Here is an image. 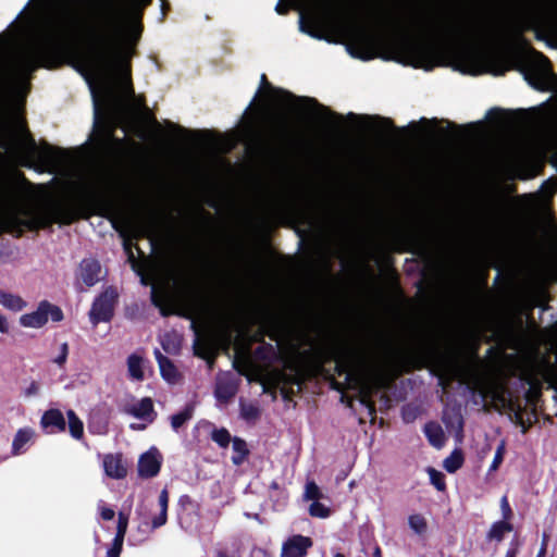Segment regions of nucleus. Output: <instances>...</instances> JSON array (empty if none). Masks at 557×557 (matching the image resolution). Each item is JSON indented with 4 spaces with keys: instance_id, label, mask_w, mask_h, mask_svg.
<instances>
[{
    "instance_id": "f257e3e1",
    "label": "nucleus",
    "mask_w": 557,
    "mask_h": 557,
    "mask_svg": "<svg viewBox=\"0 0 557 557\" xmlns=\"http://www.w3.org/2000/svg\"><path fill=\"white\" fill-rule=\"evenodd\" d=\"M150 1L60 0L12 55L9 92L16 98L24 96L32 72L55 66L81 32L88 49L77 57L76 66L89 85L96 121L114 127L129 106H143V99L134 95L131 59L143 30L144 9Z\"/></svg>"
},
{
    "instance_id": "f03ea898",
    "label": "nucleus",
    "mask_w": 557,
    "mask_h": 557,
    "mask_svg": "<svg viewBox=\"0 0 557 557\" xmlns=\"http://www.w3.org/2000/svg\"><path fill=\"white\" fill-rule=\"evenodd\" d=\"M45 222L44 213L34 199L14 186L0 188V224L12 232L35 228Z\"/></svg>"
},
{
    "instance_id": "7ed1b4c3",
    "label": "nucleus",
    "mask_w": 557,
    "mask_h": 557,
    "mask_svg": "<svg viewBox=\"0 0 557 557\" xmlns=\"http://www.w3.org/2000/svg\"><path fill=\"white\" fill-rule=\"evenodd\" d=\"M14 154L23 165L51 172L62 171L72 163V157L66 150L49 145L38 147L26 135L17 139Z\"/></svg>"
},
{
    "instance_id": "20e7f679",
    "label": "nucleus",
    "mask_w": 557,
    "mask_h": 557,
    "mask_svg": "<svg viewBox=\"0 0 557 557\" xmlns=\"http://www.w3.org/2000/svg\"><path fill=\"white\" fill-rule=\"evenodd\" d=\"M269 107L275 109H292L307 114L308 117L319 119L327 123L337 122L341 116L331 112L326 107L319 104L314 99L296 98L287 91L270 88L265 91Z\"/></svg>"
},
{
    "instance_id": "39448f33",
    "label": "nucleus",
    "mask_w": 557,
    "mask_h": 557,
    "mask_svg": "<svg viewBox=\"0 0 557 557\" xmlns=\"http://www.w3.org/2000/svg\"><path fill=\"white\" fill-rule=\"evenodd\" d=\"M436 36L449 41H466L485 46L497 38L495 28L485 22H474L467 25L443 24L433 27Z\"/></svg>"
},
{
    "instance_id": "423d86ee",
    "label": "nucleus",
    "mask_w": 557,
    "mask_h": 557,
    "mask_svg": "<svg viewBox=\"0 0 557 557\" xmlns=\"http://www.w3.org/2000/svg\"><path fill=\"white\" fill-rule=\"evenodd\" d=\"M49 319L59 322L63 319V313L59 307L42 301L35 311L21 315L20 324L24 327L38 329L44 326Z\"/></svg>"
},
{
    "instance_id": "0eeeda50",
    "label": "nucleus",
    "mask_w": 557,
    "mask_h": 557,
    "mask_svg": "<svg viewBox=\"0 0 557 557\" xmlns=\"http://www.w3.org/2000/svg\"><path fill=\"white\" fill-rule=\"evenodd\" d=\"M162 456L156 447H150L138 459V474L141 478L156 476L161 468Z\"/></svg>"
},
{
    "instance_id": "6e6552de",
    "label": "nucleus",
    "mask_w": 557,
    "mask_h": 557,
    "mask_svg": "<svg viewBox=\"0 0 557 557\" xmlns=\"http://www.w3.org/2000/svg\"><path fill=\"white\" fill-rule=\"evenodd\" d=\"M114 296L110 293L102 294L97 298L90 310V320L94 324L108 321L112 317Z\"/></svg>"
},
{
    "instance_id": "1a4fd4ad",
    "label": "nucleus",
    "mask_w": 557,
    "mask_h": 557,
    "mask_svg": "<svg viewBox=\"0 0 557 557\" xmlns=\"http://www.w3.org/2000/svg\"><path fill=\"white\" fill-rule=\"evenodd\" d=\"M312 546V541L308 536L294 535L284 542L281 557H305L307 550Z\"/></svg>"
},
{
    "instance_id": "9d476101",
    "label": "nucleus",
    "mask_w": 557,
    "mask_h": 557,
    "mask_svg": "<svg viewBox=\"0 0 557 557\" xmlns=\"http://www.w3.org/2000/svg\"><path fill=\"white\" fill-rule=\"evenodd\" d=\"M125 412L147 423H151L156 418L153 404L149 397L141 398L140 400L126 406Z\"/></svg>"
},
{
    "instance_id": "9b49d317",
    "label": "nucleus",
    "mask_w": 557,
    "mask_h": 557,
    "mask_svg": "<svg viewBox=\"0 0 557 557\" xmlns=\"http://www.w3.org/2000/svg\"><path fill=\"white\" fill-rule=\"evenodd\" d=\"M102 466L107 476L120 480L126 476L127 469L121 454H107L102 457Z\"/></svg>"
},
{
    "instance_id": "f8f14e48",
    "label": "nucleus",
    "mask_w": 557,
    "mask_h": 557,
    "mask_svg": "<svg viewBox=\"0 0 557 557\" xmlns=\"http://www.w3.org/2000/svg\"><path fill=\"white\" fill-rule=\"evenodd\" d=\"M101 268L98 261L92 259L83 260L79 265V277L87 285H95L100 277Z\"/></svg>"
},
{
    "instance_id": "ddd939ff",
    "label": "nucleus",
    "mask_w": 557,
    "mask_h": 557,
    "mask_svg": "<svg viewBox=\"0 0 557 557\" xmlns=\"http://www.w3.org/2000/svg\"><path fill=\"white\" fill-rule=\"evenodd\" d=\"M41 425L45 429L54 428L58 431H64L65 420L60 410L52 409L44 413L41 418Z\"/></svg>"
},
{
    "instance_id": "4468645a",
    "label": "nucleus",
    "mask_w": 557,
    "mask_h": 557,
    "mask_svg": "<svg viewBox=\"0 0 557 557\" xmlns=\"http://www.w3.org/2000/svg\"><path fill=\"white\" fill-rule=\"evenodd\" d=\"M513 530L509 521H495L487 531L486 539L490 541L502 542L507 533Z\"/></svg>"
},
{
    "instance_id": "2eb2a0df",
    "label": "nucleus",
    "mask_w": 557,
    "mask_h": 557,
    "mask_svg": "<svg viewBox=\"0 0 557 557\" xmlns=\"http://www.w3.org/2000/svg\"><path fill=\"white\" fill-rule=\"evenodd\" d=\"M127 370L133 380L143 381L146 370L145 360L136 354L131 355L127 358Z\"/></svg>"
},
{
    "instance_id": "dca6fc26",
    "label": "nucleus",
    "mask_w": 557,
    "mask_h": 557,
    "mask_svg": "<svg viewBox=\"0 0 557 557\" xmlns=\"http://www.w3.org/2000/svg\"><path fill=\"white\" fill-rule=\"evenodd\" d=\"M34 435L35 432L30 428L17 430L12 442V454L20 455L23 451L24 446L33 440Z\"/></svg>"
},
{
    "instance_id": "f3484780",
    "label": "nucleus",
    "mask_w": 557,
    "mask_h": 557,
    "mask_svg": "<svg viewBox=\"0 0 557 557\" xmlns=\"http://www.w3.org/2000/svg\"><path fill=\"white\" fill-rule=\"evenodd\" d=\"M157 359L162 377L171 384L176 383L180 374L175 366L166 357L161 355H158Z\"/></svg>"
},
{
    "instance_id": "a211bd4d",
    "label": "nucleus",
    "mask_w": 557,
    "mask_h": 557,
    "mask_svg": "<svg viewBox=\"0 0 557 557\" xmlns=\"http://www.w3.org/2000/svg\"><path fill=\"white\" fill-rule=\"evenodd\" d=\"M0 305L11 311H22L26 307V301L13 294L0 292Z\"/></svg>"
},
{
    "instance_id": "6ab92c4d",
    "label": "nucleus",
    "mask_w": 557,
    "mask_h": 557,
    "mask_svg": "<svg viewBox=\"0 0 557 557\" xmlns=\"http://www.w3.org/2000/svg\"><path fill=\"white\" fill-rule=\"evenodd\" d=\"M540 154L542 157L549 156L552 163L557 166V135L549 136L542 140Z\"/></svg>"
},
{
    "instance_id": "aec40b11",
    "label": "nucleus",
    "mask_w": 557,
    "mask_h": 557,
    "mask_svg": "<svg viewBox=\"0 0 557 557\" xmlns=\"http://www.w3.org/2000/svg\"><path fill=\"white\" fill-rule=\"evenodd\" d=\"M425 435L428 436L430 443L440 448L444 445L445 435L442 428L438 424L430 423L425 425Z\"/></svg>"
},
{
    "instance_id": "412c9836",
    "label": "nucleus",
    "mask_w": 557,
    "mask_h": 557,
    "mask_svg": "<svg viewBox=\"0 0 557 557\" xmlns=\"http://www.w3.org/2000/svg\"><path fill=\"white\" fill-rule=\"evenodd\" d=\"M168 504H169V493L166 490H162L159 495L160 513L152 520L153 528H159V527L165 524L166 515H168Z\"/></svg>"
},
{
    "instance_id": "4be33fe9",
    "label": "nucleus",
    "mask_w": 557,
    "mask_h": 557,
    "mask_svg": "<svg viewBox=\"0 0 557 557\" xmlns=\"http://www.w3.org/2000/svg\"><path fill=\"white\" fill-rule=\"evenodd\" d=\"M463 465V454L460 449H455L443 462L444 469L449 472H456Z\"/></svg>"
},
{
    "instance_id": "5701e85b",
    "label": "nucleus",
    "mask_w": 557,
    "mask_h": 557,
    "mask_svg": "<svg viewBox=\"0 0 557 557\" xmlns=\"http://www.w3.org/2000/svg\"><path fill=\"white\" fill-rule=\"evenodd\" d=\"M409 528L418 535L425 534L428 531V520L421 513H412L408 517Z\"/></svg>"
},
{
    "instance_id": "b1692460",
    "label": "nucleus",
    "mask_w": 557,
    "mask_h": 557,
    "mask_svg": "<svg viewBox=\"0 0 557 557\" xmlns=\"http://www.w3.org/2000/svg\"><path fill=\"white\" fill-rule=\"evenodd\" d=\"M232 447L235 453V455L232 457V461L235 465H240L248 455V448H247L246 442L238 437H235L232 441Z\"/></svg>"
},
{
    "instance_id": "393cba45",
    "label": "nucleus",
    "mask_w": 557,
    "mask_h": 557,
    "mask_svg": "<svg viewBox=\"0 0 557 557\" xmlns=\"http://www.w3.org/2000/svg\"><path fill=\"white\" fill-rule=\"evenodd\" d=\"M69 429L74 438H81L84 432V425L81 419L75 414L73 410L66 412Z\"/></svg>"
},
{
    "instance_id": "a878e982",
    "label": "nucleus",
    "mask_w": 557,
    "mask_h": 557,
    "mask_svg": "<svg viewBox=\"0 0 557 557\" xmlns=\"http://www.w3.org/2000/svg\"><path fill=\"white\" fill-rule=\"evenodd\" d=\"M352 352L348 351L345 355H341L336 358V368L339 373H346L350 375L354 370Z\"/></svg>"
},
{
    "instance_id": "bb28decb",
    "label": "nucleus",
    "mask_w": 557,
    "mask_h": 557,
    "mask_svg": "<svg viewBox=\"0 0 557 557\" xmlns=\"http://www.w3.org/2000/svg\"><path fill=\"white\" fill-rule=\"evenodd\" d=\"M505 454H506V443H505V441H500L496 447L494 458L488 468L490 473L496 472L498 470V468L500 467V465L504 460Z\"/></svg>"
},
{
    "instance_id": "cd10ccee",
    "label": "nucleus",
    "mask_w": 557,
    "mask_h": 557,
    "mask_svg": "<svg viewBox=\"0 0 557 557\" xmlns=\"http://www.w3.org/2000/svg\"><path fill=\"white\" fill-rule=\"evenodd\" d=\"M309 513L312 517L324 519L331 515V509L327 506L315 500V502H312V504L310 505Z\"/></svg>"
},
{
    "instance_id": "c85d7f7f",
    "label": "nucleus",
    "mask_w": 557,
    "mask_h": 557,
    "mask_svg": "<svg viewBox=\"0 0 557 557\" xmlns=\"http://www.w3.org/2000/svg\"><path fill=\"white\" fill-rule=\"evenodd\" d=\"M129 232L134 238L146 236L149 233V224L146 220H137L131 226Z\"/></svg>"
},
{
    "instance_id": "c756f323",
    "label": "nucleus",
    "mask_w": 557,
    "mask_h": 557,
    "mask_svg": "<svg viewBox=\"0 0 557 557\" xmlns=\"http://www.w3.org/2000/svg\"><path fill=\"white\" fill-rule=\"evenodd\" d=\"M428 473H429L431 483L438 491H444L445 487H446V484H445V479H444L443 473L437 471V470H435V469H433V468L428 469Z\"/></svg>"
},
{
    "instance_id": "7c9ffc66",
    "label": "nucleus",
    "mask_w": 557,
    "mask_h": 557,
    "mask_svg": "<svg viewBox=\"0 0 557 557\" xmlns=\"http://www.w3.org/2000/svg\"><path fill=\"white\" fill-rule=\"evenodd\" d=\"M212 440L221 447H227L231 442V435L227 430L219 429L212 432Z\"/></svg>"
},
{
    "instance_id": "2f4dec72",
    "label": "nucleus",
    "mask_w": 557,
    "mask_h": 557,
    "mask_svg": "<svg viewBox=\"0 0 557 557\" xmlns=\"http://www.w3.org/2000/svg\"><path fill=\"white\" fill-rule=\"evenodd\" d=\"M321 496L322 494L320 492L319 486L313 481L307 482L304 494L305 499L315 502Z\"/></svg>"
},
{
    "instance_id": "473e14b6",
    "label": "nucleus",
    "mask_w": 557,
    "mask_h": 557,
    "mask_svg": "<svg viewBox=\"0 0 557 557\" xmlns=\"http://www.w3.org/2000/svg\"><path fill=\"white\" fill-rule=\"evenodd\" d=\"M499 506H500V511H502V517H503L502 521H509L510 522V520H511V518L513 516V512H512V509L510 507V504H509V500H508L507 496H503L500 498Z\"/></svg>"
},
{
    "instance_id": "72a5a7b5",
    "label": "nucleus",
    "mask_w": 557,
    "mask_h": 557,
    "mask_svg": "<svg viewBox=\"0 0 557 557\" xmlns=\"http://www.w3.org/2000/svg\"><path fill=\"white\" fill-rule=\"evenodd\" d=\"M126 529H127V518L124 515L120 513L119 522H117V532H116V535L114 539H120V540L124 541Z\"/></svg>"
},
{
    "instance_id": "f704fd0d",
    "label": "nucleus",
    "mask_w": 557,
    "mask_h": 557,
    "mask_svg": "<svg viewBox=\"0 0 557 557\" xmlns=\"http://www.w3.org/2000/svg\"><path fill=\"white\" fill-rule=\"evenodd\" d=\"M190 418L189 413L187 412H180L172 417L171 424L174 430H177L180 426H182L188 419Z\"/></svg>"
},
{
    "instance_id": "c9c22d12",
    "label": "nucleus",
    "mask_w": 557,
    "mask_h": 557,
    "mask_svg": "<svg viewBox=\"0 0 557 557\" xmlns=\"http://www.w3.org/2000/svg\"><path fill=\"white\" fill-rule=\"evenodd\" d=\"M123 546V541L114 539L111 548L107 552L108 557H120Z\"/></svg>"
},
{
    "instance_id": "e433bc0d",
    "label": "nucleus",
    "mask_w": 557,
    "mask_h": 557,
    "mask_svg": "<svg viewBox=\"0 0 557 557\" xmlns=\"http://www.w3.org/2000/svg\"><path fill=\"white\" fill-rule=\"evenodd\" d=\"M242 414L246 419H253L258 416V410L252 406H243L242 408Z\"/></svg>"
},
{
    "instance_id": "4c0bfd02",
    "label": "nucleus",
    "mask_w": 557,
    "mask_h": 557,
    "mask_svg": "<svg viewBox=\"0 0 557 557\" xmlns=\"http://www.w3.org/2000/svg\"><path fill=\"white\" fill-rule=\"evenodd\" d=\"M114 510L104 506L100 507V516L103 520H112L114 518Z\"/></svg>"
},
{
    "instance_id": "58836bf2",
    "label": "nucleus",
    "mask_w": 557,
    "mask_h": 557,
    "mask_svg": "<svg viewBox=\"0 0 557 557\" xmlns=\"http://www.w3.org/2000/svg\"><path fill=\"white\" fill-rule=\"evenodd\" d=\"M9 329L10 327L7 318L0 312V333L7 334Z\"/></svg>"
},
{
    "instance_id": "ea45409f",
    "label": "nucleus",
    "mask_w": 557,
    "mask_h": 557,
    "mask_svg": "<svg viewBox=\"0 0 557 557\" xmlns=\"http://www.w3.org/2000/svg\"><path fill=\"white\" fill-rule=\"evenodd\" d=\"M539 61H540L541 75L545 76L547 74V69H546L547 59L544 55L539 54Z\"/></svg>"
},
{
    "instance_id": "a19ab883",
    "label": "nucleus",
    "mask_w": 557,
    "mask_h": 557,
    "mask_svg": "<svg viewBox=\"0 0 557 557\" xmlns=\"http://www.w3.org/2000/svg\"><path fill=\"white\" fill-rule=\"evenodd\" d=\"M543 187L546 189L545 193L553 194L557 189V182L549 180L544 184Z\"/></svg>"
},
{
    "instance_id": "79ce46f5",
    "label": "nucleus",
    "mask_w": 557,
    "mask_h": 557,
    "mask_svg": "<svg viewBox=\"0 0 557 557\" xmlns=\"http://www.w3.org/2000/svg\"><path fill=\"white\" fill-rule=\"evenodd\" d=\"M549 268L554 275L557 277V255L550 260Z\"/></svg>"
},
{
    "instance_id": "37998d69",
    "label": "nucleus",
    "mask_w": 557,
    "mask_h": 557,
    "mask_svg": "<svg viewBox=\"0 0 557 557\" xmlns=\"http://www.w3.org/2000/svg\"><path fill=\"white\" fill-rule=\"evenodd\" d=\"M147 424L148 423L145 422V421H144V423H132L131 424V429L141 431V430H144L147 426Z\"/></svg>"
},
{
    "instance_id": "c03bdc74",
    "label": "nucleus",
    "mask_w": 557,
    "mask_h": 557,
    "mask_svg": "<svg viewBox=\"0 0 557 557\" xmlns=\"http://www.w3.org/2000/svg\"><path fill=\"white\" fill-rule=\"evenodd\" d=\"M505 557H517V549H508Z\"/></svg>"
},
{
    "instance_id": "a18cd8bd",
    "label": "nucleus",
    "mask_w": 557,
    "mask_h": 557,
    "mask_svg": "<svg viewBox=\"0 0 557 557\" xmlns=\"http://www.w3.org/2000/svg\"><path fill=\"white\" fill-rule=\"evenodd\" d=\"M8 45H0V58L8 51Z\"/></svg>"
},
{
    "instance_id": "49530a36",
    "label": "nucleus",
    "mask_w": 557,
    "mask_h": 557,
    "mask_svg": "<svg viewBox=\"0 0 557 557\" xmlns=\"http://www.w3.org/2000/svg\"><path fill=\"white\" fill-rule=\"evenodd\" d=\"M545 553H546V547H545V544H543L540 552L537 553L536 557H544Z\"/></svg>"
},
{
    "instance_id": "de8ad7c7",
    "label": "nucleus",
    "mask_w": 557,
    "mask_h": 557,
    "mask_svg": "<svg viewBox=\"0 0 557 557\" xmlns=\"http://www.w3.org/2000/svg\"><path fill=\"white\" fill-rule=\"evenodd\" d=\"M373 557H382V552H381V548L379 546H376L374 548Z\"/></svg>"
},
{
    "instance_id": "09e8293b",
    "label": "nucleus",
    "mask_w": 557,
    "mask_h": 557,
    "mask_svg": "<svg viewBox=\"0 0 557 557\" xmlns=\"http://www.w3.org/2000/svg\"><path fill=\"white\" fill-rule=\"evenodd\" d=\"M276 11H277V13H280V14H284V13L286 12V9H281V7H280V5H277V7H276Z\"/></svg>"
},
{
    "instance_id": "8fccbe9b",
    "label": "nucleus",
    "mask_w": 557,
    "mask_h": 557,
    "mask_svg": "<svg viewBox=\"0 0 557 557\" xmlns=\"http://www.w3.org/2000/svg\"><path fill=\"white\" fill-rule=\"evenodd\" d=\"M215 394H216V397H219V398L223 397L222 389L220 387L216 389Z\"/></svg>"
},
{
    "instance_id": "3c124183",
    "label": "nucleus",
    "mask_w": 557,
    "mask_h": 557,
    "mask_svg": "<svg viewBox=\"0 0 557 557\" xmlns=\"http://www.w3.org/2000/svg\"><path fill=\"white\" fill-rule=\"evenodd\" d=\"M505 392H502V395H500V400L502 403L505 405V401H506V398H505V395H504Z\"/></svg>"
},
{
    "instance_id": "603ef678",
    "label": "nucleus",
    "mask_w": 557,
    "mask_h": 557,
    "mask_svg": "<svg viewBox=\"0 0 557 557\" xmlns=\"http://www.w3.org/2000/svg\"><path fill=\"white\" fill-rule=\"evenodd\" d=\"M334 557H345V556L343 554H341V553H337V554L334 555Z\"/></svg>"
},
{
    "instance_id": "864d4df0",
    "label": "nucleus",
    "mask_w": 557,
    "mask_h": 557,
    "mask_svg": "<svg viewBox=\"0 0 557 557\" xmlns=\"http://www.w3.org/2000/svg\"><path fill=\"white\" fill-rule=\"evenodd\" d=\"M65 359V355L62 358H59V361H63Z\"/></svg>"
},
{
    "instance_id": "5fc2aeb1",
    "label": "nucleus",
    "mask_w": 557,
    "mask_h": 557,
    "mask_svg": "<svg viewBox=\"0 0 557 557\" xmlns=\"http://www.w3.org/2000/svg\"><path fill=\"white\" fill-rule=\"evenodd\" d=\"M65 359V355L62 358H59V361H63Z\"/></svg>"
},
{
    "instance_id": "6e6d98bb",
    "label": "nucleus",
    "mask_w": 557,
    "mask_h": 557,
    "mask_svg": "<svg viewBox=\"0 0 557 557\" xmlns=\"http://www.w3.org/2000/svg\"><path fill=\"white\" fill-rule=\"evenodd\" d=\"M502 73H504V71H503V70H502V71H497V72H495V74H502Z\"/></svg>"
}]
</instances>
